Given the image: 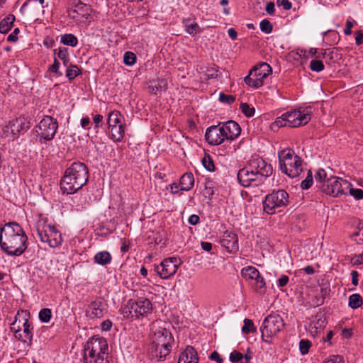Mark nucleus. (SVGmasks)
Instances as JSON below:
<instances>
[{
	"instance_id": "nucleus-63",
	"label": "nucleus",
	"mask_w": 363,
	"mask_h": 363,
	"mask_svg": "<svg viewBox=\"0 0 363 363\" xmlns=\"http://www.w3.org/2000/svg\"><path fill=\"white\" fill-rule=\"evenodd\" d=\"M266 11L269 15H274L275 13V5L274 2H268L266 5Z\"/></svg>"
},
{
	"instance_id": "nucleus-35",
	"label": "nucleus",
	"mask_w": 363,
	"mask_h": 363,
	"mask_svg": "<svg viewBox=\"0 0 363 363\" xmlns=\"http://www.w3.org/2000/svg\"><path fill=\"white\" fill-rule=\"evenodd\" d=\"M67 67H68L66 70V77L69 81L74 79L82 73L81 69L77 65H71Z\"/></svg>"
},
{
	"instance_id": "nucleus-62",
	"label": "nucleus",
	"mask_w": 363,
	"mask_h": 363,
	"mask_svg": "<svg viewBox=\"0 0 363 363\" xmlns=\"http://www.w3.org/2000/svg\"><path fill=\"white\" fill-rule=\"evenodd\" d=\"M112 325V322L110 320H106L102 322L101 328L103 331H108L111 330Z\"/></svg>"
},
{
	"instance_id": "nucleus-5",
	"label": "nucleus",
	"mask_w": 363,
	"mask_h": 363,
	"mask_svg": "<svg viewBox=\"0 0 363 363\" xmlns=\"http://www.w3.org/2000/svg\"><path fill=\"white\" fill-rule=\"evenodd\" d=\"M108 354V343L102 337H92L88 340L84 347V363H108L104 358Z\"/></svg>"
},
{
	"instance_id": "nucleus-25",
	"label": "nucleus",
	"mask_w": 363,
	"mask_h": 363,
	"mask_svg": "<svg viewBox=\"0 0 363 363\" xmlns=\"http://www.w3.org/2000/svg\"><path fill=\"white\" fill-rule=\"evenodd\" d=\"M109 128H111V139L114 142L122 141L125 135V125L120 124L119 125Z\"/></svg>"
},
{
	"instance_id": "nucleus-7",
	"label": "nucleus",
	"mask_w": 363,
	"mask_h": 363,
	"mask_svg": "<svg viewBox=\"0 0 363 363\" xmlns=\"http://www.w3.org/2000/svg\"><path fill=\"white\" fill-rule=\"evenodd\" d=\"M284 320L280 315L270 314L267 315L260 328L262 341L272 344L274 338L284 330Z\"/></svg>"
},
{
	"instance_id": "nucleus-19",
	"label": "nucleus",
	"mask_w": 363,
	"mask_h": 363,
	"mask_svg": "<svg viewBox=\"0 0 363 363\" xmlns=\"http://www.w3.org/2000/svg\"><path fill=\"white\" fill-rule=\"evenodd\" d=\"M221 125L226 133V140H233L240 134L241 128L239 124L234 121H228Z\"/></svg>"
},
{
	"instance_id": "nucleus-32",
	"label": "nucleus",
	"mask_w": 363,
	"mask_h": 363,
	"mask_svg": "<svg viewBox=\"0 0 363 363\" xmlns=\"http://www.w3.org/2000/svg\"><path fill=\"white\" fill-rule=\"evenodd\" d=\"M11 130L13 135L25 130L24 118H17L11 123Z\"/></svg>"
},
{
	"instance_id": "nucleus-4",
	"label": "nucleus",
	"mask_w": 363,
	"mask_h": 363,
	"mask_svg": "<svg viewBox=\"0 0 363 363\" xmlns=\"http://www.w3.org/2000/svg\"><path fill=\"white\" fill-rule=\"evenodd\" d=\"M174 343L171 332L166 328H159L152 335L150 352L157 360H162L169 354Z\"/></svg>"
},
{
	"instance_id": "nucleus-40",
	"label": "nucleus",
	"mask_w": 363,
	"mask_h": 363,
	"mask_svg": "<svg viewBox=\"0 0 363 363\" xmlns=\"http://www.w3.org/2000/svg\"><path fill=\"white\" fill-rule=\"evenodd\" d=\"M52 317L51 309L45 308H43L39 312V319L43 323H48Z\"/></svg>"
},
{
	"instance_id": "nucleus-16",
	"label": "nucleus",
	"mask_w": 363,
	"mask_h": 363,
	"mask_svg": "<svg viewBox=\"0 0 363 363\" xmlns=\"http://www.w3.org/2000/svg\"><path fill=\"white\" fill-rule=\"evenodd\" d=\"M206 141L211 145H218L226 140V133L220 124L207 128L205 134Z\"/></svg>"
},
{
	"instance_id": "nucleus-15",
	"label": "nucleus",
	"mask_w": 363,
	"mask_h": 363,
	"mask_svg": "<svg viewBox=\"0 0 363 363\" xmlns=\"http://www.w3.org/2000/svg\"><path fill=\"white\" fill-rule=\"evenodd\" d=\"M247 164H249V168L252 169L255 172H257L263 180L272 174V165L259 156L252 157Z\"/></svg>"
},
{
	"instance_id": "nucleus-58",
	"label": "nucleus",
	"mask_w": 363,
	"mask_h": 363,
	"mask_svg": "<svg viewBox=\"0 0 363 363\" xmlns=\"http://www.w3.org/2000/svg\"><path fill=\"white\" fill-rule=\"evenodd\" d=\"M206 75L208 79H215L218 77V69L213 68L207 69Z\"/></svg>"
},
{
	"instance_id": "nucleus-6",
	"label": "nucleus",
	"mask_w": 363,
	"mask_h": 363,
	"mask_svg": "<svg viewBox=\"0 0 363 363\" xmlns=\"http://www.w3.org/2000/svg\"><path fill=\"white\" fill-rule=\"evenodd\" d=\"M281 172L291 178H295L303 171V160L291 149H284L278 153Z\"/></svg>"
},
{
	"instance_id": "nucleus-12",
	"label": "nucleus",
	"mask_w": 363,
	"mask_h": 363,
	"mask_svg": "<svg viewBox=\"0 0 363 363\" xmlns=\"http://www.w3.org/2000/svg\"><path fill=\"white\" fill-rule=\"evenodd\" d=\"M287 125L291 128L298 127L307 124L311 119L310 108H306L302 110H294L284 113Z\"/></svg>"
},
{
	"instance_id": "nucleus-8",
	"label": "nucleus",
	"mask_w": 363,
	"mask_h": 363,
	"mask_svg": "<svg viewBox=\"0 0 363 363\" xmlns=\"http://www.w3.org/2000/svg\"><path fill=\"white\" fill-rule=\"evenodd\" d=\"M289 194L284 189L273 191L265 196L263 210L268 215L274 214L277 209L286 207L289 203Z\"/></svg>"
},
{
	"instance_id": "nucleus-24",
	"label": "nucleus",
	"mask_w": 363,
	"mask_h": 363,
	"mask_svg": "<svg viewBox=\"0 0 363 363\" xmlns=\"http://www.w3.org/2000/svg\"><path fill=\"white\" fill-rule=\"evenodd\" d=\"M194 184V177L192 173L186 172L181 177L179 180L180 190L189 191L193 188Z\"/></svg>"
},
{
	"instance_id": "nucleus-11",
	"label": "nucleus",
	"mask_w": 363,
	"mask_h": 363,
	"mask_svg": "<svg viewBox=\"0 0 363 363\" xmlns=\"http://www.w3.org/2000/svg\"><path fill=\"white\" fill-rule=\"evenodd\" d=\"M38 136L40 138V142L42 140L50 141L52 140L58 128L57 121L52 116H45L36 127Z\"/></svg>"
},
{
	"instance_id": "nucleus-64",
	"label": "nucleus",
	"mask_w": 363,
	"mask_h": 363,
	"mask_svg": "<svg viewBox=\"0 0 363 363\" xmlns=\"http://www.w3.org/2000/svg\"><path fill=\"white\" fill-rule=\"evenodd\" d=\"M210 359L211 360H214V361L217 362L218 363H222L223 362V359L221 358V357L219 354V353L218 352H216V351H214V352H213L211 354Z\"/></svg>"
},
{
	"instance_id": "nucleus-1",
	"label": "nucleus",
	"mask_w": 363,
	"mask_h": 363,
	"mask_svg": "<svg viewBox=\"0 0 363 363\" xmlns=\"http://www.w3.org/2000/svg\"><path fill=\"white\" fill-rule=\"evenodd\" d=\"M0 247L8 255L20 256L28 247V237L16 222H9L0 228Z\"/></svg>"
},
{
	"instance_id": "nucleus-48",
	"label": "nucleus",
	"mask_w": 363,
	"mask_h": 363,
	"mask_svg": "<svg viewBox=\"0 0 363 363\" xmlns=\"http://www.w3.org/2000/svg\"><path fill=\"white\" fill-rule=\"evenodd\" d=\"M259 27L260 30L267 34L270 33L273 29L272 24L267 19H264L260 22Z\"/></svg>"
},
{
	"instance_id": "nucleus-45",
	"label": "nucleus",
	"mask_w": 363,
	"mask_h": 363,
	"mask_svg": "<svg viewBox=\"0 0 363 363\" xmlns=\"http://www.w3.org/2000/svg\"><path fill=\"white\" fill-rule=\"evenodd\" d=\"M313 179L312 172L311 170L308 171L306 178L303 180L301 183V187L302 189H308L313 184Z\"/></svg>"
},
{
	"instance_id": "nucleus-29",
	"label": "nucleus",
	"mask_w": 363,
	"mask_h": 363,
	"mask_svg": "<svg viewBox=\"0 0 363 363\" xmlns=\"http://www.w3.org/2000/svg\"><path fill=\"white\" fill-rule=\"evenodd\" d=\"M111 256L107 251L97 252L94 256V262L101 265H106L111 262Z\"/></svg>"
},
{
	"instance_id": "nucleus-51",
	"label": "nucleus",
	"mask_w": 363,
	"mask_h": 363,
	"mask_svg": "<svg viewBox=\"0 0 363 363\" xmlns=\"http://www.w3.org/2000/svg\"><path fill=\"white\" fill-rule=\"evenodd\" d=\"M348 192L357 200L363 199V190L361 189H353L351 185Z\"/></svg>"
},
{
	"instance_id": "nucleus-20",
	"label": "nucleus",
	"mask_w": 363,
	"mask_h": 363,
	"mask_svg": "<svg viewBox=\"0 0 363 363\" xmlns=\"http://www.w3.org/2000/svg\"><path fill=\"white\" fill-rule=\"evenodd\" d=\"M135 302L137 303L136 311L138 319L143 317H147L149 314L152 313V304L149 299L141 298L135 300Z\"/></svg>"
},
{
	"instance_id": "nucleus-27",
	"label": "nucleus",
	"mask_w": 363,
	"mask_h": 363,
	"mask_svg": "<svg viewBox=\"0 0 363 363\" xmlns=\"http://www.w3.org/2000/svg\"><path fill=\"white\" fill-rule=\"evenodd\" d=\"M15 19V16L13 14H9L3 18L0 21V33L2 34L8 33L12 28Z\"/></svg>"
},
{
	"instance_id": "nucleus-42",
	"label": "nucleus",
	"mask_w": 363,
	"mask_h": 363,
	"mask_svg": "<svg viewBox=\"0 0 363 363\" xmlns=\"http://www.w3.org/2000/svg\"><path fill=\"white\" fill-rule=\"evenodd\" d=\"M229 359L233 363H244L243 354L237 350H234L230 354Z\"/></svg>"
},
{
	"instance_id": "nucleus-33",
	"label": "nucleus",
	"mask_w": 363,
	"mask_h": 363,
	"mask_svg": "<svg viewBox=\"0 0 363 363\" xmlns=\"http://www.w3.org/2000/svg\"><path fill=\"white\" fill-rule=\"evenodd\" d=\"M60 42L65 45L75 47L77 45L78 40L74 35L69 33L61 35Z\"/></svg>"
},
{
	"instance_id": "nucleus-14",
	"label": "nucleus",
	"mask_w": 363,
	"mask_h": 363,
	"mask_svg": "<svg viewBox=\"0 0 363 363\" xmlns=\"http://www.w3.org/2000/svg\"><path fill=\"white\" fill-rule=\"evenodd\" d=\"M238 179L244 187L257 186L264 182L257 172L256 173L249 168L248 164L238 171Z\"/></svg>"
},
{
	"instance_id": "nucleus-17",
	"label": "nucleus",
	"mask_w": 363,
	"mask_h": 363,
	"mask_svg": "<svg viewBox=\"0 0 363 363\" xmlns=\"http://www.w3.org/2000/svg\"><path fill=\"white\" fill-rule=\"evenodd\" d=\"M107 311V304L101 298L92 301L86 309V315L91 319L101 318Z\"/></svg>"
},
{
	"instance_id": "nucleus-49",
	"label": "nucleus",
	"mask_w": 363,
	"mask_h": 363,
	"mask_svg": "<svg viewBox=\"0 0 363 363\" xmlns=\"http://www.w3.org/2000/svg\"><path fill=\"white\" fill-rule=\"evenodd\" d=\"M311 347V342L308 340L303 339L299 342V349L302 354L308 353Z\"/></svg>"
},
{
	"instance_id": "nucleus-46",
	"label": "nucleus",
	"mask_w": 363,
	"mask_h": 363,
	"mask_svg": "<svg viewBox=\"0 0 363 363\" xmlns=\"http://www.w3.org/2000/svg\"><path fill=\"white\" fill-rule=\"evenodd\" d=\"M284 126H288L286 118L284 116V113L281 116L277 117L275 121L271 125L272 129H278Z\"/></svg>"
},
{
	"instance_id": "nucleus-60",
	"label": "nucleus",
	"mask_w": 363,
	"mask_h": 363,
	"mask_svg": "<svg viewBox=\"0 0 363 363\" xmlns=\"http://www.w3.org/2000/svg\"><path fill=\"white\" fill-rule=\"evenodd\" d=\"M93 121L95 129H98L99 127L101 126L102 124L103 116L100 114H96L94 116Z\"/></svg>"
},
{
	"instance_id": "nucleus-39",
	"label": "nucleus",
	"mask_w": 363,
	"mask_h": 363,
	"mask_svg": "<svg viewBox=\"0 0 363 363\" xmlns=\"http://www.w3.org/2000/svg\"><path fill=\"white\" fill-rule=\"evenodd\" d=\"M242 331L245 334L254 333L256 331V328L252 320L245 318L244 320V325L242 328Z\"/></svg>"
},
{
	"instance_id": "nucleus-18",
	"label": "nucleus",
	"mask_w": 363,
	"mask_h": 363,
	"mask_svg": "<svg viewBox=\"0 0 363 363\" xmlns=\"http://www.w3.org/2000/svg\"><path fill=\"white\" fill-rule=\"evenodd\" d=\"M16 322L12 323V326L11 328V330L14 332L15 337H18L19 340H21L24 342H26L29 345L31 344L33 339V328L30 325L28 319H25L24 323H23V334L24 338L22 337L21 330L19 327L17 329L15 328Z\"/></svg>"
},
{
	"instance_id": "nucleus-59",
	"label": "nucleus",
	"mask_w": 363,
	"mask_h": 363,
	"mask_svg": "<svg viewBox=\"0 0 363 363\" xmlns=\"http://www.w3.org/2000/svg\"><path fill=\"white\" fill-rule=\"evenodd\" d=\"M81 126L86 130L90 129L91 121L88 116L84 117L81 119Z\"/></svg>"
},
{
	"instance_id": "nucleus-36",
	"label": "nucleus",
	"mask_w": 363,
	"mask_h": 363,
	"mask_svg": "<svg viewBox=\"0 0 363 363\" xmlns=\"http://www.w3.org/2000/svg\"><path fill=\"white\" fill-rule=\"evenodd\" d=\"M149 89L152 93L156 94L159 91L166 90L167 82L163 79L153 82L152 84L149 86Z\"/></svg>"
},
{
	"instance_id": "nucleus-41",
	"label": "nucleus",
	"mask_w": 363,
	"mask_h": 363,
	"mask_svg": "<svg viewBox=\"0 0 363 363\" xmlns=\"http://www.w3.org/2000/svg\"><path fill=\"white\" fill-rule=\"evenodd\" d=\"M77 9L72 11L73 13H79L82 16H85L86 14H89V11L90 10L89 7L82 2H79L76 5Z\"/></svg>"
},
{
	"instance_id": "nucleus-34",
	"label": "nucleus",
	"mask_w": 363,
	"mask_h": 363,
	"mask_svg": "<svg viewBox=\"0 0 363 363\" xmlns=\"http://www.w3.org/2000/svg\"><path fill=\"white\" fill-rule=\"evenodd\" d=\"M363 303L362 296L359 294H354L350 296L348 305L353 309L358 308Z\"/></svg>"
},
{
	"instance_id": "nucleus-10",
	"label": "nucleus",
	"mask_w": 363,
	"mask_h": 363,
	"mask_svg": "<svg viewBox=\"0 0 363 363\" xmlns=\"http://www.w3.org/2000/svg\"><path fill=\"white\" fill-rule=\"evenodd\" d=\"M272 72V69L266 62L257 65L244 79L245 82L253 88H259L263 85L264 79Z\"/></svg>"
},
{
	"instance_id": "nucleus-44",
	"label": "nucleus",
	"mask_w": 363,
	"mask_h": 363,
	"mask_svg": "<svg viewBox=\"0 0 363 363\" xmlns=\"http://www.w3.org/2000/svg\"><path fill=\"white\" fill-rule=\"evenodd\" d=\"M136 55L132 52H126L123 56V62L125 65L131 66L136 62Z\"/></svg>"
},
{
	"instance_id": "nucleus-23",
	"label": "nucleus",
	"mask_w": 363,
	"mask_h": 363,
	"mask_svg": "<svg viewBox=\"0 0 363 363\" xmlns=\"http://www.w3.org/2000/svg\"><path fill=\"white\" fill-rule=\"evenodd\" d=\"M221 242L228 251L232 252L238 249V240L235 233L225 232Z\"/></svg>"
},
{
	"instance_id": "nucleus-37",
	"label": "nucleus",
	"mask_w": 363,
	"mask_h": 363,
	"mask_svg": "<svg viewBox=\"0 0 363 363\" xmlns=\"http://www.w3.org/2000/svg\"><path fill=\"white\" fill-rule=\"evenodd\" d=\"M202 164L206 170L209 172H213L215 170L213 160L209 155L206 154L204 155L203 158L202 159Z\"/></svg>"
},
{
	"instance_id": "nucleus-26",
	"label": "nucleus",
	"mask_w": 363,
	"mask_h": 363,
	"mask_svg": "<svg viewBox=\"0 0 363 363\" xmlns=\"http://www.w3.org/2000/svg\"><path fill=\"white\" fill-rule=\"evenodd\" d=\"M183 24L186 32L192 36L201 32L199 24L194 20L185 18L183 20Z\"/></svg>"
},
{
	"instance_id": "nucleus-61",
	"label": "nucleus",
	"mask_w": 363,
	"mask_h": 363,
	"mask_svg": "<svg viewBox=\"0 0 363 363\" xmlns=\"http://www.w3.org/2000/svg\"><path fill=\"white\" fill-rule=\"evenodd\" d=\"M363 43V32L357 30L355 32V43L357 45H360Z\"/></svg>"
},
{
	"instance_id": "nucleus-3",
	"label": "nucleus",
	"mask_w": 363,
	"mask_h": 363,
	"mask_svg": "<svg viewBox=\"0 0 363 363\" xmlns=\"http://www.w3.org/2000/svg\"><path fill=\"white\" fill-rule=\"evenodd\" d=\"M315 182L317 188L323 193L334 197L347 194L350 186H351V183L342 178L333 176L328 177L323 169H320L316 172Z\"/></svg>"
},
{
	"instance_id": "nucleus-55",
	"label": "nucleus",
	"mask_w": 363,
	"mask_h": 363,
	"mask_svg": "<svg viewBox=\"0 0 363 363\" xmlns=\"http://www.w3.org/2000/svg\"><path fill=\"white\" fill-rule=\"evenodd\" d=\"M20 33V30L18 28H16L13 30V31L7 37V41L15 43L18 40V34Z\"/></svg>"
},
{
	"instance_id": "nucleus-50",
	"label": "nucleus",
	"mask_w": 363,
	"mask_h": 363,
	"mask_svg": "<svg viewBox=\"0 0 363 363\" xmlns=\"http://www.w3.org/2000/svg\"><path fill=\"white\" fill-rule=\"evenodd\" d=\"M256 281V287L257 291L259 293H263L265 291V281L264 278L259 274V277H256V279H253Z\"/></svg>"
},
{
	"instance_id": "nucleus-53",
	"label": "nucleus",
	"mask_w": 363,
	"mask_h": 363,
	"mask_svg": "<svg viewBox=\"0 0 363 363\" xmlns=\"http://www.w3.org/2000/svg\"><path fill=\"white\" fill-rule=\"evenodd\" d=\"M60 67V62L57 60V58L55 57L54 59V63L50 66L49 71L51 72L55 73L57 76H62V73L59 71Z\"/></svg>"
},
{
	"instance_id": "nucleus-31",
	"label": "nucleus",
	"mask_w": 363,
	"mask_h": 363,
	"mask_svg": "<svg viewBox=\"0 0 363 363\" xmlns=\"http://www.w3.org/2000/svg\"><path fill=\"white\" fill-rule=\"evenodd\" d=\"M122 115L118 111H113L109 113L108 124L109 127L119 125L121 123Z\"/></svg>"
},
{
	"instance_id": "nucleus-21",
	"label": "nucleus",
	"mask_w": 363,
	"mask_h": 363,
	"mask_svg": "<svg viewBox=\"0 0 363 363\" xmlns=\"http://www.w3.org/2000/svg\"><path fill=\"white\" fill-rule=\"evenodd\" d=\"M177 363H199L196 350L191 346H187L180 354Z\"/></svg>"
},
{
	"instance_id": "nucleus-56",
	"label": "nucleus",
	"mask_w": 363,
	"mask_h": 363,
	"mask_svg": "<svg viewBox=\"0 0 363 363\" xmlns=\"http://www.w3.org/2000/svg\"><path fill=\"white\" fill-rule=\"evenodd\" d=\"M277 4L279 6H282L285 10L291 9L292 4L289 0H277Z\"/></svg>"
},
{
	"instance_id": "nucleus-54",
	"label": "nucleus",
	"mask_w": 363,
	"mask_h": 363,
	"mask_svg": "<svg viewBox=\"0 0 363 363\" xmlns=\"http://www.w3.org/2000/svg\"><path fill=\"white\" fill-rule=\"evenodd\" d=\"M324 363H345L342 356L331 355Z\"/></svg>"
},
{
	"instance_id": "nucleus-43",
	"label": "nucleus",
	"mask_w": 363,
	"mask_h": 363,
	"mask_svg": "<svg viewBox=\"0 0 363 363\" xmlns=\"http://www.w3.org/2000/svg\"><path fill=\"white\" fill-rule=\"evenodd\" d=\"M240 108L242 113L247 117H252L255 115V109L253 107H250L247 103H242Z\"/></svg>"
},
{
	"instance_id": "nucleus-57",
	"label": "nucleus",
	"mask_w": 363,
	"mask_h": 363,
	"mask_svg": "<svg viewBox=\"0 0 363 363\" xmlns=\"http://www.w3.org/2000/svg\"><path fill=\"white\" fill-rule=\"evenodd\" d=\"M351 263L353 265H359L363 264V253L360 255H356L351 259Z\"/></svg>"
},
{
	"instance_id": "nucleus-22",
	"label": "nucleus",
	"mask_w": 363,
	"mask_h": 363,
	"mask_svg": "<svg viewBox=\"0 0 363 363\" xmlns=\"http://www.w3.org/2000/svg\"><path fill=\"white\" fill-rule=\"evenodd\" d=\"M137 303L135 300L129 299L125 304H124L121 310V314L125 318L128 319H138V313L136 311Z\"/></svg>"
},
{
	"instance_id": "nucleus-52",
	"label": "nucleus",
	"mask_w": 363,
	"mask_h": 363,
	"mask_svg": "<svg viewBox=\"0 0 363 363\" xmlns=\"http://www.w3.org/2000/svg\"><path fill=\"white\" fill-rule=\"evenodd\" d=\"M219 101L222 103L230 105L235 101V97L233 95H226L223 93H220L219 96Z\"/></svg>"
},
{
	"instance_id": "nucleus-2",
	"label": "nucleus",
	"mask_w": 363,
	"mask_h": 363,
	"mask_svg": "<svg viewBox=\"0 0 363 363\" xmlns=\"http://www.w3.org/2000/svg\"><path fill=\"white\" fill-rule=\"evenodd\" d=\"M89 171L82 162H73L64 174L61 181V190L64 194H72L81 189L87 182Z\"/></svg>"
},
{
	"instance_id": "nucleus-9",
	"label": "nucleus",
	"mask_w": 363,
	"mask_h": 363,
	"mask_svg": "<svg viewBox=\"0 0 363 363\" xmlns=\"http://www.w3.org/2000/svg\"><path fill=\"white\" fill-rule=\"evenodd\" d=\"M37 233L41 242H47L50 247H57L62 245V238L56 227L46 221L38 224Z\"/></svg>"
},
{
	"instance_id": "nucleus-47",
	"label": "nucleus",
	"mask_w": 363,
	"mask_h": 363,
	"mask_svg": "<svg viewBox=\"0 0 363 363\" xmlns=\"http://www.w3.org/2000/svg\"><path fill=\"white\" fill-rule=\"evenodd\" d=\"M310 69L313 72H319L324 69V65L321 60H313L310 62Z\"/></svg>"
},
{
	"instance_id": "nucleus-28",
	"label": "nucleus",
	"mask_w": 363,
	"mask_h": 363,
	"mask_svg": "<svg viewBox=\"0 0 363 363\" xmlns=\"http://www.w3.org/2000/svg\"><path fill=\"white\" fill-rule=\"evenodd\" d=\"M259 274L260 273L258 269L252 266H247L241 270V275L246 280L256 279V277H259Z\"/></svg>"
},
{
	"instance_id": "nucleus-30",
	"label": "nucleus",
	"mask_w": 363,
	"mask_h": 363,
	"mask_svg": "<svg viewBox=\"0 0 363 363\" xmlns=\"http://www.w3.org/2000/svg\"><path fill=\"white\" fill-rule=\"evenodd\" d=\"M328 64H332L335 62L340 58V53L337 51L331 50L327 52L326 50H322L320 55Z\"/></svg>"
},
{
	"instance_id": "nucleus-13",
	"label": "nucleus",
	"mask_w": 363,
	"mask_h": 363,
	"mask_svg": "<svg viewBox=\"0 0 363 363\" xmlns=\"http://www.w3.org/2000/svg\"><path fill=\"white\" fill-rule=\"evenodd\" d=\"M180 264L179 258L172 257L164 259L159 265H156L155 270L162 279H167L175 274Z\"/></svg>"
},
{
	"instance_id": "nucleus-38",
	"label": "nucleus",
	"mask_w": 363,
	"mask_h": 363,
	"mask_svg": "<svg viewBox=\"0 0 363 363\" xmlns=\"http://www.w3.org/2000/svg\"><path fill=\"white\" fill-rule=\"evenodd\" d=\"M58 57L62 61L65 66H68L69 62V57L67 51V48L61 47L59 48L57 52Z\"/></svg>"
}]
</instances>
